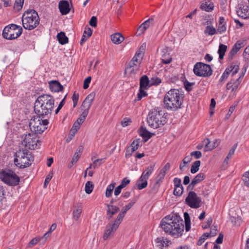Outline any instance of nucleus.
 <instances>
[{
  "mask_svg": "<svg viewBox=\"0 0 249 249\" xmlns=\"http://www.w3.org/2000/svg\"><path fill=\"white\" fill-rule=\"evenodd\" d=\"M184 221L177 214L169 215L161 221L160 226L166 233L175 238L181 236L184 231Z\"/></svg>",
  "mask_w": 249,
  "mask_h": 249,
  "instance_id": "nucleus-1",
  "label": "nucleus"
},
{
  "mask_svg": "<svg viewBox=\"0 0 249 249\" xmlns=\"http://www.w3.org/2000/svg\"><path fill=\"white\" fill-rule=\"evenodd\" d=\"M54 100L50 95L43 94L39 96L34 104V111L36 115L45 118L48 114H51L54 108Z\"/></svg>",
  "mask_w": 249,
  "mask_h": 249,
  "instance_id": "nucleus-2",
  "label": "nucleus"
},
{
  "mask_svg": "<svg viewBox=\"0 0 249 249\" xmlns=\"http://www.w3.org/2000/svg\"><path fill=\"white\" fill-rule=\"evenodd\" d=\"M184 95L179 90L175 89H170L164 95V107L170 111H176L181 107Z\"/></svg>",
  "mask_w": 249,
  "mask_h": 249,
  "instance_id": "nucleus-3",
  "label": "nucleus"
},
{
  "mask_svg": "<svg viewBox=\"0 0 249 249\" xmlns=\"http://www.w3.org/2000/svg\"><path fill=\"white\" fill-rule=\"evenodd\" d=\"M165 115V113L160 107H157L152 109L147 118L148 125L153 128H157L164 125L167 123Z\"/></svg>",
  "mask_w": 249,
  "mask_h": 249,
  "instance_id": "nucleus-4",
  "label": "nucleus"
},
{
  "mask_svg": "<svg viewBox=\"0 0 249 249\" xmlns=\"http://www.w3.org/2000/svg\"><path fill=\"white\" fill-rule=\"evenodd\" d=\"M22 21L23 26L25 29L32 30L39 25L40 18L36 10L30 9L23 14Z\"/></svg>",
  "mask_w": 249,
  "mask_h": 249,
  "instance_id": "nucleus-5",
  "label": "nucleus"
},
{
  "mask_svg": "<svg viewBox=\"0 0 249 249\" xmlns=\"http://www.w3.org/2000/svg\"><path fill=\"white\" fill-rule=\"evenodd\" d=\"M49 122L47 119L42 118L39 115H36L32 118L29 123L31 130L34 134H41L47 129Z\"/></svg>",
  "mask_w": 249,
  "mask_h": 249,
  "instance_id": "nucleus-6",
  "label": "nucleus"
},
{
  "mask_svg": "<svg viewBox=\"0 0 249 249\" xmlns=\"http://www.w3.org/2000/svg\"><path fill=\"white\" fill-rule=\"evenodd\" d=\"M21 144L29 149H38L41 145V142L38 140L36 134L29 133L21 136Z\"/></svg>",
  "mask_w": 249,
  "mask_h": 249,
  "instance_id": "nucleus-7",
  "label": "nucleus"
},
{
  "mask_svg": "<svg viewBox=\"0 0 249 249\" xmlns=\"http://www.w3.org/2000/svg\"><path fill=\"white\" fill-rule=\"evenodd\" d=\"M0 179L9 186H16L19 184V177L11 170H2L0 172Z\"/></svg>",
  "mask_w": 249,
  "mask_h": 249,
  "instance_id": "nucleus-8",
  "label": "nucleus"
},
{
  "mask_svg": "<svg viewBox=\"0 0 249 249\" xmlns=\"http://www.w3.org/2000/svg\"><path fill=\"white\" fill-rule=\"evenodd\" d=\"M22 33V28L14 24L6 26L2 32L3 37L7 39L12 40L19 37Z\"/></svg>",
  "mask_w": 249,
  "mask_h": 249,
  "instance_id": "nucleus-9",
  "label": "nucleus"
},
{
  "mask_svg": "<svg viewBox=\"0 0 249 249\" xmlns=\"http://www.w3.org/2000/svg\"><path fill=\"white\" fill-rule=\"evenodd\" d=\"M194 73L200 77H209L213 74V70L208 64L202 62L196 63L194 67Z\"/></svg>",
  "mask_w": 249,
  "mask_h": 249,
  "instance_id": "nucleus-10",
  "label": "nucleus"
},
{
  "mask_svg": "<svg viewBox=\"0 0 249 249\" xmlns=\"http://www.w3.org/2000/svg\"><path fill=\"white\" fill-rule=\"evenodd\" d=\"M155 166V163H153L148 166L144 171L142 173V176L137 181V185L139 190L145 188L147 185V180L150 175L152 173Z\"/></svg>",
  "mask_w": 249,
  "mask_h": 249,
  "instance_id": "nucleus-11",
  "label": "nucleus"
},
{
  "mask_svg": "<svg viewBox=\"0 0 249 249\" xmlns=\"http://www.w3.org/2000/svg\"><path fill=\"white\" fill-rule=\"evenodd\" d=\"M185 203L191 208L197 209L201 206L202 202L201 198L195 192L190 191L185 198Z\"/></svg>",
  "mask_w": 249,
  "mask_h": 249,
  "instance_id": "nucleus-12",
  "label": "nucleus"
},
{
  "mask_svg": "<svg viewBox=\"0 0 249 249\" xmlns=\"http://www.w3.org/2000/svg\"><path fill=\"white\" fill-rule=\"evenodd\" d=\"M239 67L238 65L232 63L230 66L228 67L219 80V84L222 85L228 77L230 73H232L231 76H233L238 72Z\"/></svg>",
  "mask_w": 249,
  "mask_h": 249,
  "instance_id": "nucleus-13",
  "label": "nucleus"
},
{
  "mask_svg": "<svg viewBox=\"0 0 249 249\" xmlns=\"http://www.w3.org/2000/svg\"><path fill=\"white\" fill-rule=\"evenodd\" d=\"M121 223V221L116 218L113 223H109L107 225L103 235L104 240H107L110 236L114 234Z\"/></svg>",
  "mask_w": 249,
  "mask_h": 249,
  "instance_id": "nucleus-14",
  "label": "nucleus"
},
{
  "mask_svg": "<svg viewBox=\"0 0 249 249\" xmlns=\"http://www.w3.org/2000/svg\"><path fill=\"white\" fill-rule=\"evenodd\" d=\"M34 160V156L30 152V155H27L24 159L16 163V165L20 168H25L31 165V161Z\"/></svg>",
  "mask_w": 249,
  "mask_h": 249,
  "instance_id": "nucleus-15",
  "label": "nucleus"
},
{
  "mask_svg": "<svg viewBox=\"0 0 249 249\" xmlns=\"http://www.w3.org/2000/svg\"><path fill=\"white\" fill-rule=\"evenodd\" d=\"M27 155H30V152L26 149H20L17 151L14 156L15 157L14 159L15 163H18L19 161L24 159Z\"/></svg>",
  "mask_w": 249,
  "mask_h": 249,
  "instance_id": "nucleus-16",
  "label": "nucleus"
},
{
  "mask_svg": "<svg viewBox=\"0 0 249 249\" xmlns=\"http://www.w3.org/2000/svg\"><path fill=\"white\" fill-rule=\"evenodd\" d=\"M49 88L52 92H59L64 89L63 86L59 82L56 80H52L49 82Z\"/></svg>",
  "mask_w": 249,
  "mask_h": 249,
  "instance_id": "nucleus-17",
  "label": "nucleus"
},
{
  "mask_svg": "<svg viewBox=\"0 0 249 249\" xmlns=\"http://www.w3.org/2000/svg\"><path fill=\"white\" fill-rule=\"evenodd\" d=\"M136 200L134 199L131 202L129 203L124 207L122 209L121 212L118 215L116 218L122 222L125 215L126 212L131 208L133 205L136 203Z\"/></svg>",
  "mask_w": 249,
  "mask_h": 249,
  "instance_id": "nucleus-18",
  "label": "nucleus"
},
{
  "mask_svg": "<svg viewBox=\"0 0 249 249\" xmlns=\"http://www.w3.org/2000/svg\"><path fill=\"white\" fill-rule=\"evenodd\" d=\"M59 9L62 15L68 14L70 11V5L67 0H62L59 3Z\"/></svg>",
  "mask_w": 249,
  "mask_h": 249,
  "instance_id": "nucleus-19",
  "label": "nucleus"
},
{
  "mask_svg": "<svg viewBox=\"0 0 249 249\" xmlns=\"http://www.w3.org/2000/svg\"><path fill=\"white\" fill-rule=\"evenodd\" d=\"M106 206L107 208V216L108 219L111 218L120 210L119 207L111 204H106Z\"/></svg>",
  "mask_w": 249,
  "mask_h": 249,
  "instance_id": "nucleus-20",
  "label": "nucleus"
},
{
  "mask_svg": "<svg viewBox=\"0 0 249 249\" xmlns=\"http://www.w3.org/2000/svg\"><path fill=\"white\" fill-rule=\"evenodd\" d=\"M170 164L169 163H167L163 168L161 169L157 177L156 183H158L159 181L162 180L164 178L167 172L170 170Z\"/></svg>",
  "mask_w": 249,
  "mask_h": 249,
  "instance_id": "nucleus-21",
  "label": "nucleus"
},
{
  "mask_svg": "<svg viewBox=\"0 0 249 249\" xmlns=\"http://www.w3.org/2000/svg\"><path fill=\"white\" fill-rule=\"evenodd\" d=\"M74 210H73L72 216L73 218L75 221H77L80 217L82 211V204L80 203H77L74 205Z\"/></svg>",
  "mask_w": 249,
  "mask_h": 249,
  "instance_id": "nucleus-22",
  "label": "nucleus"
},
{
  "mask_svg": "<svg viewBox=\"0 0 249 249\" xmlns=\"http://www.w3.org/2000/svg\"><path fill=\"white\" fill-rule=\"evenodd\" d=\"M140 86L141 89H145L151 86L150 80H149L147 75H144L141 77L140 80Z\"/></svg>",
  "mask_w": 249,
  "mask_h": 249,
  "instance_id": "nucleus-23",
  "label": "nucleus"
},
{
  "mask_svg": "<svg viewBox=\"0 0 249 249\" xmlns=\"http://www.w3.org/2000/svg\"><path fill=\"white\" fill-rule=\"evenodd\" d=\"M139 134L143 138L145 139V142H146L148 139L151 137V134L145 127L143 126H141L139 129Z\"/></svg>",
  "mask_w": 249,
  "mask_h": 249,
  "instance_id": "nucleus-24",
  "label": "nucleus"
},
{
  "mask_svg": "<svg viewBox=\"0 0 249 249\" xmlns=\"http://www.w3.org/2000/svg\"><path fill=\"white\" fill-rule=\"evenodd\" d=\"M111 39L114 43L119 44L124 40V38L120 33H117L111 36Z\"/></svg>",
  "mask_w": 249,
  "mask_h": 249,
  "instance_id": "nucleus-25",
  "label": "nucleus"
},
{
  "mask_svg": "<svg viewBox=\"0 0 249 249\" xmlns=\"http://www.w3.org/2000/svg\"><path fill=\"white\" fill-rule=\"evenodd\" d=\"M57 38L59 43L62 45L65 44L68 42V38L63 32L58 33L57 35Z\"/></svg>",
  "mask_w": 249,
  "mask_h": 249,
  "instance_id": "nucleus-26",
  "label": "nucleus"
},
{
  "mask_svg": "<svg viewBox=\"0 0 249 249\" xmlns=\"http://www.w3.org/2000/svg\"><path fill=\"white\" fill-rule=\"evenodd\" d=\"M203 143L204 144L205 151H211L218 146V144L217 145L211 144L210 140L208 138L205 139L203 141Z\"/></svg>",
  "mask_w": 249,
  "mask_h": 249,
  "instance_id": "nucleus-27",
  "label": "nucleus"
},
{
  "mask_svg": "<svg viewBox=\"0 0 249 249\" xmlns=\"http://www.w3.org/2000/svg\"><path fill=\"white\" fill-rule=\"evenodd\" d=\"M226 30V27L225 25V18L223 17H220L219 21L217 32L220 34H221L225 32Z\"/></svg>",
  "mask_w": 249,
  "mask_h": 249,
  "instance_id": "nucleus-28",
  "label": "nucleus"
},
{
  "mask_svg": "<svg viewBox=\"0 0 249 249\" xmlns=\"http://www.w3.org/2000/svg\"><path fill=\"white\" fill-rule=\"evenodd\" d=\"M155 242L157 247L161 249L164 246V245L165 246H168L169 241L167 240L166 243L163 237H158L156 239Z\"/></svg>",
  "mask_w": 249,
  "mask_h": 249,
  "instance_id": "nucleus-29",
  "label": "nucleus"
},
{
  "mask_svg": "<svg viewBox=\"0 0 249 249\" xmlns=\"http://www.w3.org/2000/svg\"><path fill=\"white\" fill-rule=\"evenodd\" d=\"M227 49V46L224 44H220L218 50V53L219 54V59H223Z\"/></svg>",
  "mask_w": 249,
  "mask_h": 249,
  "instance_id": "nucleus-30",
  "label": "nucleus"
},
{
  "mask_svg": "<svg viewBox=\"0 0 249 249\" xmlns=\"http://www.w3.org/2000/svg\"><path fill=\"white\" fill-rule=\"evenodd\" d=\"M205 174L204 173L200 172L192 179V181L196 184H197L203 181L205 178Z\"/></svg>",
  "mask_w": 249,
  "mask_h": 249,
  "instance_id": "nucleus-31",
  "label": "nucleus"
},
{
  "mask_svg": "<svg viewBox=\"0 0 249 249\" xmlns=\"http://www.w3.org/2000/svg\"><path fill=\"white\" fill-rule=\"evenodd\" d=\"M200 8L207 12H210L213 10V3H208V2L202 3L200 5Z\"/></svg>",
  "mask_w": 249,
  "mask_h": 249,
  "instance_id": "nucleus-32",
  "label": "nucleus"
},
{
  "mask_svg": "<svg viewBox=\"0 0 249 249\" xmlns=\"http://www.w3.org/2000/svg\"><path fill=\"white\" fill-rule=\"evenodd\" d=\"M184 222L185 223V230L186 231H190L191 227V221L190 216L188 213L185 212L184 213Z\"/></svg>",
  "mask_w": 249,
  "mask_h": 249,
  "instance_id": "nucleus-33",
  "label": "nucleus"
},
{
  "mask_svg": "<svg viewBox=\"0 0 249 249\" xmlns=\"http://www.w3.org/2000/svg\"><path fill=\"white\" fill-rule=\"evenodd\" d=\"M201 162L200 160H196L194 162L191 167V172L192 174L196 173L199 170V168Z\"/></svg>",
  "mask_w": 249,
  "mask_h": 249,
  "instance_id": "nucleus-34",
  "label": "nucleus"
},
{
  "mask_svg": "<svg viewBox=\"0 0 249 249\" xmlns=\"http://www.w3.org/2000/svg\"><path fill=\"white\" fill-rule=\"evenodd\" d=\"M94 184L90 181H88L85 184V192L88 194H90L93 191Z\"/></svg>",
  "mask_w": 249,
  "mask_h": 249,
  "instance_id": "nucleus-35",
  "label": "nucleus"
},
{
  "mask_svg": "<svg viewBox=\"0 0 249 249\" xmlns=\"http://www.w3.org/2000/svg\"><path fill=\"white\" fill-rule=\"evenodd\" d=\"M95 96V93L94 92H92L89 94L87 97L85 99V103L86 102H89V104H88V107H90L91 103L93 101L94 98Z\"/></svg>",
  "mask_w": 249,
  "mask_h": 249,
  "instance_id": "nucleus-36",
  "label": "nucleus"
},
{
  "mask_svg": "<svg viewBox=\"0 0 249 249\" xmlns=\"http://www.w3.org/2000/svg\"><path fill=\"white\" fill-rule=\"evenodd\" d=\"M237 145H238V143H235L233 145L232 148L230 150L228 155L226 157V158H225V159L224 160V162L227 161V160H228L230 159H231V158L232 156L233 155V154L234 153V152H235L236 149L237 148Z\"/></svg>",
  "mask_w": 249,
  "mask_h": 249,
  "instance_id": "nucleus-37",
  "label": "nucleus"
},
{
  "mask_svg": "<svg viewBox=\"0 0 249 249\" xmlns=\"http://www.w3.org/2000/svg\"><path fill=\"white\" fill-rule=\"evenodd\" d=\"M115 183H111L107 186L106 191V196L107 197H109L111 195L112 191L114 188Z\"/></svg>",
  "mask_w": 249,
  "mask_h": 249,
  "instance_id": "nucleus-38",
  "label": "nucleus"
},
{
  "mask_svg": "<svg viewBox=\"0 0 249 249\" xmlns=\"http://www.w3.org/2000/svg\"><path fill=\"white\" fill-rule=\"evenodd\" d=\"M104 159H98L95 160L92 164H91L89 168L95 169L97 166H99L103 163Z\"/></svg>",
  "mask_w": 249,
  "mask_h": 249,
  "instance_id": "nucleus-39",
  "label": "nucleus"
},
{
  "mask_svg": "<svg viewBox=\"0 0 249 249\" xmlns=\"http://www.w3.org/2000/svg\"><path fill=\"white\" fill-rule=\"evenodd\" d=\"M24 0H15L14 8L18 11L20 10L23 6Z\"/></svg>",
  "mask_w": 249,
  "mask_h": 249,
  "instance_id": "nucleus-40",
  "label": "nucleus"
},
{
  "mask_svg": "<svg viewBox=\"0 0 249 249\" xmlns=\"http://www.w3.org/2000/svg\"><path fill=\"white\" fill-rule=\"evenodd\" d=\"M237 12L238 16L244 19H246L249 17L248 11H246V9H241L237 11Z\"/></svg>",
  "mask_w": 249,
  "mask_h": 249,
  "instance_id": "nucleus-41",
  "label": "nucleus"
},
{
  "mask_svg": "<svg viewBox=\"0 0 249 249\" xmlns=\"http://www.w3.org/2000/svg\"><path fill=\"white\" fill-rule=\"evenodd\" d=\"M140 140V139L135 140L131 144L130 147L132 150V152H135L138 149Z\"/></svg>",
  "mask_w": 249,
  "mask_h": 249,
  "instance_id": "nucleus-42",
  "label": "nucleus"
},
{
  "mask_svg": "<svg viewBox=\"0 0 249 249\" xmlns=\"http://www.w3.org/2000/svg\"><path fill=\"white\" fill-rule=\"evenodd\" d=\"M79 123L75 122L71 130V133L72 136H74L76 132L79 129L80 125Z\"/></svg>",
  "mask_w": 249,
  "mask_h": 249,
  "instance_id": "nucleus-43",
  "label": "nucleus"
},
{
  "mask_svg": "<svg viewBox=\"0 0 249 249\" xmlns=\"http://www.w3.org/2000/svg\"><path fill=\"white\" fill-rule=\"evenodd\" d=\"M204 33L206 34L212 36L215 34L216 30L213 26H207L204 31Z\"/></svg>",
  "mask_w": 249,
  "mask_h": 249,
  "instance_id": "nucleus-44",
  "label": "nucleus"
},
{
  "mask_svg": "<svg viewBox=\"0 0 249 249\" xmlns=\"http://www.w3.org/2000/svg\"><path fill=\"white\" fill-rule=\"evenodd\" d=\"M41 242L40 237H35L32 239L27 245V247L29 248L33 247L36 245L37 243Z\"/></svg>",
  "mask_w": 249,
  "mask_h": 249,
  "instance_id": "nucleus-45",
  "label": "nucleus"
},
{
  "mask_svg": "<svg viewBox=\"0 0 249 249\" xmlns=\"http://www.w3.org/2000/svg\"><path fill=\"white\" fill-rule=\"evenodd\" d=\"M147 96V93L144 90V89H141L140 88L139 93L137 95V100H141L142 97H146Z\"/></svg>",
  "mask_w": 249,
  "mask_h": 249,
  "instance_id": "nucleus-46",
  "label": "nucleus"
},
{
  "mask_svg": "<svg viewBox=\"0 0 249 249\" xmlns=\"http://www.w3.org/2000/svg\"><path fill=\"white\" fill-rule=\"evenodd\" d=\"M183 192V186L176 187L174 188V194L177 196H180Z\"/></svg>",
  "mask_w": 249,
  "mask_h": 249,
  "instance_id": "nucleus-47",
  "label": "nucleus"
},
{
  "mask_svg": "<svg viewBox=\"0 0 249 249\" xmlns=\"http://www.w3.org/2000/svg\"><path fill=\"white\" fill-rule=\"evenodd\" d=\"M161 82V79L158 77H153L151 78L150 80V85H158Z\"/></svg>",
  "mask_w": 249,
  "mask_h": 249,
  "instance_id": "nucleus-48",
  "label": "nucleus"
},
{
  "mask_svg": "<svg viewBox=\"0 0 249 249\" xmlns=\"http://www.w3.org/2000/svg\"><path fill=\"white\" fill-rule=\"evenodd\" d=\"M154 19L153 18H150L148 20L144 21L142 24L143 26H145L146 28L147 29L151 25H153L154 23Z\"/></svg>",
  "mask_w": 249,
  "mask_h": 249,
  "instance_id": "nucleus-49",
  "label": "nucleus"
},
{
  "mask_svg": "<svg viewBox=\"0 0 249 249\" xmlns=\"http://www.w3.org/2000/svg\"><path fill=\"white\" fill-rule=\"evenodd\" d=\"M194 84H195V83H194V82L190 83V82H188V81H185L184 82V85L185 88V89L188 91H190L192 90V88H191V87L192 86H193Z\"/></svg>",
  "mask_w": 249,
  "mask_h": 249,
  "instance_id": "nucleus-50",
  "label": "nucleus"
},
{
  "mask_svg": "<svg viewBox=\"0 0 249 249\" xmlns=\"http://www.w3.org/2000/svg\"><path fill=\"white\" fill-rule=\"evenodd\" d=\"M191 157H194L195 159H198L202 157V153L199 151H195L190 153Z\"/></svg>",
  "mask_w": 249,
  "mask_h": 249,
  "instance_id": "nucleus-51",
  "label": "nucleus"
},
{
  "mask_svg": "<svg viewBox=\"0 0 249 249\" xmlns=\"http://www.w3.org/2000/svg\"><path fill=\"white\" fill-rule=\"evenodd\" d=\"M238 51V50H237L236 48L234 47V46H233L229 54V59L231 60L233 58V56L235 55Z\"/></svg>",
  "mask_w": 249,
  "mask_h": 249,
  "instance_id": "nucleus-52",
  "label": "nucleus"
},
{
  "mask_svg": "<svg viewBox=\"0 0 249 249\" xmlns=\"http://www.w3.org/2000/svg\"><path fill=\"white\" fill-rule=\"evenodd\" d=\"M243 180L245 183V184L249 187V171L246 172L244 176Z\"/></svg>",
  "mask_w": 249,
  "mask_h": 249,
  "instance_id": "nucleus-53",
  "label": "nucleus"
},
{
  "mask_svg": "<svg viewBox=\"0 0 249 249\" xmlns=\"http://www.w3.org/2000/svg\"><path fill=\"white\" fill-rule=\"evenodd\" d=\"M97 18L96 17L93 16L90 18L89 24V25L93 27H96L97 26Z\"/></svg>",
  "mask_w": 249,
  "mask_h": 249,
  "instance_id": "nucleus-54",
  "label": "nucleus"
},
{
  "mask_svg": "<svg viewBox=\"0 0 249 249\" xmlns=\"http://www.w3.org/2000/svg\"><path fill=\"white\" fill-rule=\"evenodd\" d=\"M168 58H165V57L166 56V55H163L162 56V58H161V61H162V62L165 64H169L172 61V57L169 56V54H168Z\"/></svg>",
  "mask_w": 249,
  "mask_h": 249,
  "instance_id": "nucleus-55",
  "label": "nucleus"
},
{
  "mask_svg": "<svg viewBox=\"0 0 249 249\" xmlns=\"http://www.w3.org/2000/svg\"><path fill=\"white\" fill-rule=\"evenodd\" d=\"M145 26H143L142 24L137 31V34L138 36H140L146 30Z\"/></svg>",
  "mask_w": 249,
  "mask_h": 249,
  "instance_id": "nucleus-56",
  "label": "nucleus"
},
{
  "mask_svg": "<svg viewBox=\"0 0 249 249\" xmlns=\"http://www.w3.org/2000/svg\"><path fill=\"white\" fill-rule=\"evenodd\" d=\"M91 80V78L90 76H89L85 79L83 84L84 89H87L89 87V84L90 83Z\"/></svg>",
  "mask_w": 249,
  "mask_h": 249,
  "instance_id": "nucleus-57",
  "label": "nucleus"
},
{
  "mask_svg": "<svg viewBox=\"0 0 249 249\" xmlns=\"http://www.w3.org/2000/svg\"><path fill=\"white\" fill-rule=\"evenodd\" d=\"M236 106L237 105H235L234 106H232L230 107L229 111L226 116V117H225L226 119H228L230 118V117L231 116V114H232V113L235 110V108Z\"/></svg>",
  "mask_w": 249,
  "mask_h": 249,
  "instance_id": "nucleus-58",
  "label": "nucleus"
},
{
  "mask_svg": "<svg viewBox=\"0 0 249 249\" xmlns=\"http://www.w3.org/2000/svg\"><path fill=\"white\" fill-rule=\"evenodd\" d=\"M80 157V154H79L77 152H76L74 153V154L72 158V160L71 161V164L73 165V163H76L77 161V160H79Z\"/></svg>",
  "mask_w": 249,
  "mask_h": 249,
  "instance_id": "nucleus-59",
  "label": "nucleus"
},
{
  "mask_svg": "<svg viewBox=\"0 0 249 249\" xmlns=\"http://www.w3.org/2000/svg\"><path fill=\"white\" fill-rule=\"evenodd\" d=\"M130 182V180L127 178H125L123 179L122 180L121 184L120 185L123 188H124L127 185H128Z\"/></svg>",
  "mask_w": 249,
  "mask_h": 249,
  "instance_id": "nucleus-60",
  "label": "nucleus"
},
{
  "mask_svg": "<svg viewBox=\"0 0 249 249\" xmlns=\"http://www.w3.org/2000/svg\"><path fill=\"white\" fill-rule=\"evenodd\" d=\"M66 95L63 99V100L61 101V102L59 103L57 108L55 110V114H57L59 112V111H60V110L63 107L64 103H65V100L66 99Z\"/></svg>",
  "mask_w": 249,
  "mask_h": 249,
  "instance_id": "nucleus-61",
  "label": "nucleus"
},
{
  "mask_svg": "<svg viewBox=\"0 0 249 249\" xmlns=\"http://www.w3.org/2000/svg\"><path fill=\"white\" fill-rule=\"evenodd\" d=\"M244 46V42L241 41H238L235 44L233 45L234 47L236 48L237 50L239 51V50L242 48Z\"/></svg>",
  "mask_w": 249,
  "mask_h": 249,
  "instance_id": "nucleus-62",
  "label": "nucleus"
},
{
  "mask_svg": "<svg viewBox=\"0 0 249 249\" xmlns=\"http://www.w3.org/2000/svg\"><path fill=\"white\" fill-rule=\"evenodd\" d=\"M174 183L175 185V187H178V186H182V185L181 184V179L178 178H175L174 179Z\"/></svg>",
  "mask_w": 249,
  "mask_h": 249,
  "instance_id": "nucleus-63",
  "label": "nucleus"
},
{
  "mask_svg": "<svg viewBox=\"0 0 249 249\" xmlns=\"http://www.w3.org/2000/svg\"><path fill=\"white\" fill-rule=\"evenodd\" d=\"M92 33V31L91 29L90 28L88 27L85 29L83 34L86 35L87 37H89L91 36Z\"/></svg>",
  "mask_w": 249,
  "mask_h": 249,
  "instance_id": "nucleus-64",
  "label": "nucleus"
}]
</instances>
